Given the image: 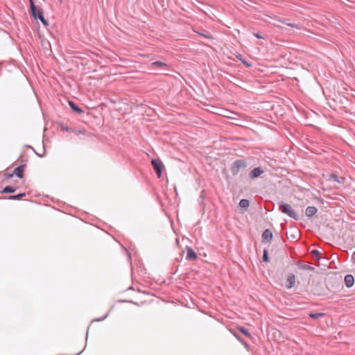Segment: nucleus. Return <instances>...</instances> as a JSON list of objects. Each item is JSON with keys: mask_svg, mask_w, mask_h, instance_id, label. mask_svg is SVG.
Segmentation results:
<instances>
[{"mask_svg": "<svg viewBox=\"0 0 355 355\" xmlns=\"http://www.w3.org/2000/svg\"><path fill=\"white\" fill-rule=\"evenodd\" d=\"M247 167L248 162L246 159H236L230 166V171L233 176H236L239 174L241 170L245 169Z\"/></svg>", "mask_w": 355, "mask_h": 355, "instance_id": "1", "label": "nucleus"}, {"mask_svg": "<svg viewBox=\"0 0 355 355\" xmlns=\"http://www.w3.org/2000/svg\"><path fill=\"white\" fill-rule=\"evenodd\" d=\"M279 209L284 214L288 215L289 217L298 220V215L295 213V211L293 209L292 207L283 201L279 202Z\"/></svg>", "mask_w": 355, "mask_h": 355, "instance_id": "2", "label": "nucleus"}, {"mask_svg": "<svg viewBox=\"0 0 355 355\" xmlns=\"http://www.w3.org/2000/svg\"><path fill=\"white\" fill-rule=\"evenodd\" d=\"M90 116H92L93 120L90 119V123H92L93 130H96L97 128H101L103 124V117L99 113L98 115L95 114L94 112L90 111Z\"/></svg>", "mask_w": 355, "mask_h": 355, "instance_id": "3", "label": "nucleus"}, {"mask_svg": "<svg viewBox=\"0 0 355 355\" xmlns=\"http://www.w3.org/2000/svg\"><path fill=\"white\" fill-rule=\"evenodd\" d=\"M151 165L157 177L159 178H161L164 169V165L162 161L159 159H153L151 160Z\"/></svg>", "mask_w": 355, "mask_h": 355, "instance_id": "4", "label": "nucleus"}, {"mask_svg": "<svg viewBox=\"0 0 355 355\" xmlns=\"http://www.w3.org/2000/svg\"><path fill=\"white\" fill-rule=\"evenodd\" d=\"M340 103L341 105V108L345 112H349L351 111V110L352 108V105L354 103L355 104V102H353L352 100H350L346 97H343L340 100Z\"/></svg>", "mask_w": 355, "mask_h": 355, "instance_id": "5", "label": "nucleus"}, {"mask_svg": "<svg viewBox=\"0 0 355 355\" xmlns=\"http://www.w3.org/2000/svg\"><path fill=\"white\" fill-rule=\"evenodd\" d=\"M29 3L31 15L35 19H37L40 15L43 14V12L35 5L33 0H29Z\"/></svg>", "mask_w": 355, "mask_h": 355, "instance_id": "6", "label": "nucleus"}, {"mask_svg": "<svg viewBox=\"0 0 355 355\" xmlns=\"http://www.w3.org/2000/svg\"><path fill=\"white\" fill-rule=\"evenodd\" d=\"M264 173L263 169L261 167H257L252 169L248 174L250 179H255L259 178L261 174Z\"/></svg>", "mask_w": 355, "mask_h": 355, "instance_id": "7", "label": "nucleus"}, {"mask_svg": "<svg viewBox=\"0 0 355 355\" xmlns=\"http://www.w3.org/2000/svg\"><path fill=\"white\" fill-rule=\"evenodd\" d=\"M272 232L269 229H266L263 231L261 235L262 243H268L272 239Z\"/></svg>", "mask_w": 355, "mask_h": 355, "instance_id": "8", "label": "nucleus"}, {"mask_svg": "<svg viewBox=\"0 0 355 355\" xmlns=\"http://www.w3.org/2000/svg\"><path fill=\"white\" fill-rule=\"evenodd\" d=\"M187 256L186 259L189 261H195L198 258V255L196 252L191 248V247H187Z\"/></svg>", "mask_w": 355, "mask_h": 355, "instance_id": "9", "label": "nucleus"}, {"mask_svg": "<svg viewBox=\"0 0 355 355\" xmlns=\"http://www.w3.org/2000/svg\"><path fill=\"white\" fill-rule=\"evenodd\" d=\"M25 167V164L19 165V166L15 168L13 174L15 175L19 178H22L24 177V171Z\"/></svg>", "mask_w": 355, "mask_h": 355, "instance_id": "10", "label": "nucleus"}, {"mask_svg": "<svg viewBox=\"0 0 355 355\" xmlns=\"http://www.w3.org/2000/svg\"><path fill=\"white\" fill-rule=\"evenodd\" d=\"M287 284L286 285V287L287 288H291L295 286V276L293 273H290L287 276Z\"/></svg>", "mask_w": 355, "mask_h": 355, "instance_id": "11", "label": "nucleus"}, {"mask_svg": "<svg viewBox=\"0 0 355 355\" xmlns=\"http://www.w3.org/2000/svg\"><path fill=\"white\" fill-rule=\"evenodd\" d=\"M26 193L25 192H24V193H20L17 195L0 197V199H8V200H21L23 197L26 196Z\"/></svg>", "mask_w": 355, "mask_h": 355, "instance_id": "12", "label": "nucleus"}, {"mask_svg": "<svg viewBox=\"0 0 355 355\" xmlns=\"http://www.w3.org/2000/svg\"><path fill=\"white\" fill-rule=\"evenodd\" d=\"M278 21L282 24L287 25L289 27H291V28H295L297 29H300V28H301L300 25L299 24L290 22L288 19H278Z\"/></svg>", "mask_w": 355, "mask_h": 355, "instance_id": "13", "label": "nucleus"}, {"mask_svg": "<svg viewBox=\"0 0 355 355\" xmlns=\"http://www.w3.org/2000/svg\"><path fill=\"white\" fill-rule=\"evenodd\" d=\"M318 211V209L314 206H309L306 207L305 210V214L308 218H311Z\"/></svg>", "mask_w": 355, "mask_h": 355, "instance_id": "14", "label": "nucleus"}, {"mask_svg": "<svg viewBox=\"0 0 355 355\" xmlns=\"http://www.w3.org/2000/svg\"><path fill=\"white\" fill-rule=\"evenodd\" d=\"M329 180H332L339 184H344L345 182L344 177H339L336 173H333L330 175Z\"/></svg>", "mask_w": 355, "mask_h": 355, "instance_id": "15", "label": "nucleus"}, {"mask_svg": "<svg viewBox=\"0 0 355 355\" xmlns=\"http://www.w3.org/2000/svg\"><path fill=\"white\" fill-rule=\"evenodd\" d=\"M345 286L348 288L352 287L354 283V276L352 275H347L344 279Z\"/></svg>", "mask_w": 355, "mask_h": 355, "instance_id": "16", "label": "nucleus"}, {"mask_svg": "<svg viewBox=\"0 0 355 355\" xmlns=\"http://www.w3.org/2000/svg\"><path fill=\"white\" fill-rule=\"evenodd\" d=\"M297 266L301 270H309V271H312V272L315 271V268L314 267L311 266L307 265V264H305V263H303L301 261H297Z\"/></svg>", "mask_w": 355, "mask_h": 355, "instance_id": "17", "label": "nucleus"}, {"mask_svg": "<svg viewBox=\"0 0 355 355\" xmlns=\"http://www.w3.org/2000/svg\"><path fill=\"white\" fill-rule=\"evenodd\" d=\"M236 329L239 331H240L241 334H243L246 337H248L249 338H252V335H251L250 332L244 327L238 326L236 327Z\"/></svg>", "mask_w": 355, "mask_h": 355, "instance_id": "18", "label": "nucleus"}, {"mask_svg": "<svg viewBox=\"0 0 355 355\" xmlns=\"http://www.w3.org/2000/svg\"><path fill=\"white\" fill-rule=\"evenodd\" d=\"M166 67L167 64L161 61H155L150 64V68H163Z\"/></svg>", "mask_w": 355, "mask_h": 355, "instance_id": "19", "label": "nucleus"}, {"mask_svg": "<svg viewBox=\"0 0 355 355\" xmlns=\"http://www.w3.org/2000/svg\"><path fill=\"white\" fill-rule=\"evenodd\" d=\"M69 105L71 110L75 112L80 114L83 112L80 107H79L73 101H69Z\"/></svg>", "mask_w": 355, "mask_h": 355, "instance_id": "20", "label": "nucleus"}, {"mask_svg": "<svg viewBox=\"0 0 355 355\" xmlns=\"http://www.w3.org/2000/svg\"><path fill=\"white\" fill-rule=\"evenodd\" d=\"M17 188L11 186H6L3 189H0V193H12L16 191Z\"/></svg>", "mask_w": 355, "mask_h": 355, "instance_id": "21", "label": "nucleus"}, {"mask_svg": "<svg viewBox=\"0 0 355 355\" xmlns=\"http://www.w3.org/2000/svg\"><path fill=\"white\" fill-rule=\"evenodd\" d=\"M239 205L241 208L246 209L250 205V202L247 199H242L240 200Z\"/></svg>", "mask_w": 355, "mask_h": 355, "instance_id": "22", "label": "nucleus"}, {"mask_svg": "<svg viewBox=\"0 0 355 355\" xmlns=\"http://www.w3.org/2000/svg\"><path fill=\"white\" fill-rule=\"evenodd\" d=\"M325 315L324 313H310L309 316L313 320H318L320 318H322Z\"/></svg>", "mask_w": 355, "mask_h": 355, "instance_id": "23", "label": "nucleus"}, {"mask_svg": "<svg viewBox=\"0 0 355 355\" xmlns=\"http://www.w3.org/2000/svg\"><path fill=\"white\" fill-rule=\"evenodd\" d=\"M198 34L205 38H207V39H209V40H211L213 39L214 37H212V35L207 31L205 30H202V32H199Z\"/></svg>", "mask_w": 355, "mask_h": 355, "instance_id": "24", "label": "nucleus"}, {"mask_svg": "<svg viewBox=\"0 0 355 355\" xmlns=\"http://www.w3.org/2000/svg\"><path fill=\"white\" fill-rule=\"evenodd\" d=\"M37 19H39L44 26H49V22L45 19L44 14L40 15L39 17L37 18Z\"/></svg>", "mask_w": 355, "mask_h": 355, "instance_id": "25", "label": "nucleus"}, {"mask_svg": "<svg viewBox=\"0 0 355 355\" xmlns=\"http://www.w3.org/2000/svg\"><path fill=\"white\" fill-rule=\"evenodd\" d=\"M236 58L241 61V62L247 67H250L252 66V64L246 61L245 60L243 59V56L241 55H236Z\"/></svg>", "mask_w": 355, "mask_h": 355, "instance_id": "26", "label": "nucleus"}, {"mask_svg": "<svg viewBox=\"0 0 355 355\" xmlns=\"http://www.w3.org/2000/svg\"><path fill=\"white\" fill-rule=\"evenodd\" d=\"M311 254L313 257H316L318 260H319L321 258V253L316 249L313 250L311 252Z\"/></svg>", "mask_w": 355, "mask_h": 355, "instance_id": "27", "label": "nucleus"}, {"mask_svg": "<svg viewBox=\"0 0 355 355\" xmlns=\"http://www.w3.org/2000/svg\"><path fill=\"white\" fill-rule=\"evenodd\" d=\"M262 259L264 262H266V263L269 262L270 259H269L268 252L267 249L263 250Z\"/></svg>", "mask_w": 355, "mask_h": 355, "instance_id": "28", "label": "nucleus"}, {"mask_svg": "<svg viewBox=\"0 0 355 355\" xmlns=\"http://www.w3.org/2000/svg\"><path fill=\"white\" fill-rule=\"evenodd\" d=\"M72 131L76 135H79L80 134L86 135L87 133V131L85 129H73Z\"/></svg>", "mask_w": 355, "mask_h": 355, "instance_id": "29", "label": "nucleus"}, {"mask_svg": "<svg viewBox=\"0 0 355 355\" xmlns=\"http://www.w3.org/2000/svg\"><path fill=\"white\" fill-rule=\"evenodd\" d=\"M253 35H254V36H255L257 38H259V39H265L266 38V35H261L259 33H254Z\"/></svg>", "mask_w": 355, "mask_h": 355, "instance_id": "30", "label": "nucleus"}, {"mask_svg": "<svg viewBox=\"0 0 355 355\" xmlns=\"http://www.w3.org/2000/svg\"><path fill=\"white\" fill-rule=\"evenodd\" d=\"M106 317H107V315H104V316H103V317H101L100 318H94V319H93L92 320V322H97V321H101V320H104L105 318H106Z\"/></svg>", "mask_w": 355, "mask_h": 355, "instance_id": "31", "label": "nucleus"}, {"mask_svg": "<svg viewBox=\"0 0 355 355\" xmlns=\"http://www.w3.org/2000/svg\"><path fill=\"white\" fill-rule=\"evenodd\" d=\"M94 57H97V54L95 53H93L90 51V56H89L90 60H92L93 61H94V60H95Z\"/></svg>", "mask_w": 355, "mask_h": 355, "instance_id": "32", "label": "nucleus"}, {"mask_svg": "<svg viewBox=\"0 0 355 355\" xmlns=\"http://www.w3.org/2000/svg\"><path fill=\"white\" fill-rule=\"evenodd\" d=\"M60 128L62 130H65V131H69V130H70L67 126L64 125V124H63V123H62L60 125Z\"/></svg>", "mask_w": 355, "mask_h": 355, "instance_id": "33", "label": "nucleus"}, {"mask_svg": "<svg viewBox=\"0 0 355 355\" xmlns=\"http://www.w3.org/2000/svg\"><path fill=\"white\" fill-rule=\"evenodd\" d=\"M231 332L236 338V339L238 340H239L241 339V336L236 332H235L234 331H232V330H231Z\"/></svg>", "mask_w": 355, "mask_h": 355, "instance_id": "34", "label": "nucleus"}, {"mask_svg": "<svg viewBox=\"0 0 355 355\" xmlns=\"http://www.w3.org/2000/svg\"><path fill=\"white\" fill-rule=\"evenodd\" d=\"M13 175H14V174H13V173H10V174H6V177H7L8 178H12V177H13Z\"/></svg>", "mask_w": 355, "mask_h": 355, "instance_id": "35", "label": "nucleus"}, {"mask_svg": "<svg viewBox=\"0 0 355 355\" xmlns=\"http://www.w3.org/2000/svg\"><path fill=\"white\" fill-rule=\"evenodd\" d=\"M89 337V327H87V331H86V340H87Z\"/></svg>", "mask_w": 355, "mask_h": 355, "instance_id": "36", "label": "nucleus"}, {"mask_svg": "<svg viewBox=\"0 0 355 355\" xmlns=\"http://www.w3.org/2000/svg\"><path fill=\"white\" fill-rule=\"evenodd\" d=\"M225 73L230 76V78H235V76L230 73L226 72Z\"/></svg>", "mask_w": 355, "mask_h": 355, "instance_id": "37", "label": "nucleus"}, {"mask_svg": "<svg viewBox=\"0 0 355 355\" xmlns=\"http://www.w3.org/2000/svg\"><path fill=\"white\" fill-rule=\"evenodd\" d=\"M225 73L230 76V78H235V76L230 73L226 72Z\"/></svg>", "mask_w": 355, "mask_h": 355, "instance_id": "38", "label": "nucleus"}, {"mask_svg": "<svg viewBox=\"0 0 355 355\" xmlns=\"http://www.w3.org/2000/svg\"><path fill=\"white\" fill-rule=\"evenodd\" d=\"M352 259L355 262V252L352 255Z\"/></svg>", "mask_w": 355, "mask_h": 355, "instance_id": "39", "label": "nucleus"}, {"mask_svg": "<svg viewBox=\"0 0 355 355\" xmlns=\"http://www.w3.org/2000/svg\"><path fill=\"white\" fill-rule=\"evenodd\" d=\"M239 341H240L242 344H243V343L245 342V341L243 339H242L241 338V339L239 340Z\"/></svg>", "mask_w": 355, "mask_h": 355, "instance_id": "40", "label": "nucleus"}, {"mask_svg": "<svg viewBox=\"0 0 355 355\" xmlns=\"http://www.w3.org/2000/svg\"><path fill=\"white\" fill-rule=\"evenodd\" d=\"M239 341H240L242 344H243V343L245 342V341L243 339H242L241 338V339L239 340Z\"/></svg>", "mask_w": 355, "mask_h": 355, "instance_id": "41", "label": "nucleus"}, {"mask_svg": "<svg viewBox=\"0 0 355 355\" xmlns=\"http://www.w3.org/2000/svg\"><path fill=\"white\" fill-rule=\"evenodd\" d=\"M243 345H245V347H248V345L247 344V343H246V342H245V343H243Z\"/></svg>", "mask_w": 355, "mask_h": 355, "instance_id": "42", "label": "nucleus"}, {"mask_svg": "<svg viewBox=\"0 0 355 355\" xmlns=\"http://www.w3.org/2000/svg\"><path fill=\"white\" fill-rule=\"evenodd\" d=\"M89 110H93V111H94V110H96V109H95V107L89 108Z\"/></svg>", "mask_w": 355, "mask_h": 355, "instance_id": "43", "label": "nucleus"}, {"mask_svg": "<svg viewBox=\"0 0 355 355\" xmlns=\"http://www.w3.org/2000/svg\"><path fill=\"white\" fill-rule=\"evenodd\" d=\"M89 110H93V111H94V110H96V109H95V107L89 108Z\"/></svg>", "mask_w": 355, "mask_h": 355, "instance_id": "44", "label": "nucleus"}, {"mask_svg": "<svg viewBox=\"0 0 355 355\" xmlns=\"http://www.w3.org/2000/svg\"><path fill=\"white\" fill-rule=\"evenodd\" d=\"M96 69H94L92 71V72H94H94H96Z\"/></svg>", "mask_w": 355, "mask_h": 355, "instance_id": "45", "label": "nucleus"}]
</instances>
